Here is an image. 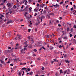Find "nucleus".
I'll use <instances>...</instances> for the list:
<instances>
[{
  "label": "nucleus",
  "mask_w": 76,
  "mask_h": 76,
  "mask_svg": "<svg viewBox=\"0 0 76 76\" xmlns=\"http://www.w3.org/2000/svg\"><path fill=\"white\" fill-rule=\"evenodd\" d=\"M45 18V17H44V15H42L41 16L40 19H44Z\"/></svg>",
  "instance_id": "9d476101"
},
{
  "label": "nucleus",
  "mask_w": 76,
  "mask_h": 76,
  "mask_svg": "<svg viewBox=\"0 0 76 76\" xmlns=\"http://www.w3.org/2000/svg\"><path fill=\"white\" fill-rule=\"evenodd\" d=\"M32 73H33V72H31L30 73H29V75H32Z\"/></svg>",
  "instance_id": "412c9836"
},
{
  "label": "nucleus",
  "mask_w": 76,
  "mask_h": 76,
  "mask_svg": "<svg viewBox=\"0 0 76 76\" xmlns=\"http://www.w3.org/2000/svg\"><path fill=\"white\" fill-rule=\"evenodd\" d=\"M41 1V0H39L38 1L39 3H40Z\"/></svg>",
  "instance_id": "5fc2aeb1"
},
{
  "label": "nucleus",
  "mask_w": 76,
  "mask_h": 76,
  "mask_svg": "<svg viewBox=\"0 0 76 76\" xmlns=\"http://www.w3.org/2000/svg\"><path fill=\"white\" fill-rule=\"evenodd\" d=\"M4 3L3 2V3H1V5H4Z\"/></svg>",
  "instance_id": "c85d7f7f"
},
{
  "label": "nucleus",
  "mask_w": 76,
  "mask_h": 76,
  "mask_svg": "<svg viewBox=\"0 0 76 76\" xmlns=\"http://www.w3.org/2000/svg\"><path fill=\"white\" fill-rule=\"evenodd\" d=\"M34 10V12H37V11L38 10V9H35Z\"/></svg>",
  "instance_id": "f8f14e48"
},
{
  "label": "nucleus",
  "mask_w": 76,
  "mask_h": 76,
  "mask_svg": "<svg viewBox=\"0 0 76 76\" xmlns=\"http://www.w3.org/2000/svg\"><path fill=\"white\" fill-rule=\"evenodd\" d=\"M12 48V47H8V49H11Z\"/></svg>",
  "instance_id": "09e8293b"
},
{
  "label": "nucleus",
  "mask_w": 76,
  "mask_h": 76,
  "mask_svg": "<svg viewBox=\"0 0 76 76\" xmlns=\"http://www.w3.org/2000/svg\"><path fill=\"white\" fill-rule=\"evenodd\" d=\"M28 9H29L30 11H31V9H32V8L30 7Z\"/></svg>",
  "instance_id": "4c0bfd02"
},
{
  "label": "nucleus",
  "mask_w": 76,
  "mask_h": 76,
  "mask_svg": "<svg viewBox=\"0 0 76 76\" xmlns=\"http://www.w3.org/2000/svg\"><path fill=\"white\" fill-rule=\"evenodd\" d=\"M27 68L25 67H24L21 70H26Z\"/></svg>",
  "instance_id": "ddd939ff"
},
{
  "label": "nucleus",
  "mask_w": 76,
  "mask_h": 76,
  "mask_svg": "<svg viewBox=\"0 0 76 76\" xmlns=\"http://www.w3.org/2000/svg\"><path fill=\"white\" fill-rule=\"evenodd\" d=\"M35 31H36L37 32V28H35Z\"/></svg>",
  "instance_id": "e2e57ef3"
},
{
  "label": "nucleus",
  "mask_w": 76,
  "mask_h": 76,
  "mask_svg": "<svg viewBox=\"0 0 76 76\" xmlns=\"http://www.w3.org/2000/svg\"><path fill=\"white\" fill-rule=\"evenodd\" d=\"M69 31V28H67V32H68Z\"/></svg>",
  "instance_id": "473e14b6"
},
{
  "label": "nucleus",
  "mask_w": 76,
  "mask_h": 76,
  "mask_svg": "<svg viewBox=\"0 0 76 76\" xmlns=\"http://www.w3.org/2000/svg\"><path fill=\"white\" fill-rule=\"evenodd\" d=\"M58 47L59 48H61V45H60L59 46H58Z\"/></svg>",
  "instance_id": "cd10ccee"
},
{
  "label": "nucleus",
  "mask_w": 76,
  "mask_h": 76,
  "mask_svg": "<svg viewBox=\"0 0 76 76\" xmlns=\"http://www.w3.org/2000/svg\"><path fill=\"white\" fill-rule=\"evenodd\" d=\"M72 41V42L73 44H75V42H76V40L75 39H73Z\"/></svg>",
  "instance_id": "6e6552de"
},
{
  "label": "nucleus",
  "mask_w": 76,
  "mask_h": 76,
  "mask_svg": "<svg viewBox=\"0 0 76 76\" xmlns=\"http://www.w3.org/2000/svg\"><path fill=\"white\" fill-rule=\"evenodd\" d=\"M73 7H72V8H71V10L72 11L73 10Z\"/></svg>",
  "instance_id": "79ce46f5"
},
{
  "label": "nucleus",
  "mask_w": 76,
  "mask_h": 76,
  "mask_svg": "<svg viewBox=\"0 0 76 76\" xmlns=\"http://www.w3.org/2000/svg\"><path fill=\"white\" fill-rule=\"evenodd\" d=\"M75 12H73V14H75V13H76V11H75V10H74L73 11V12H75Z\"/></svg>",
  "instance_id": "ea45409f"
},
{
  "label": "nucleus",
  "mask_w": 76,
  "mask_h": 76,
  "mask_svg": "<svg viewBox=\"0 0 76 76\" xmlns=\"http://www.w3.org/2000/svg\"><path fill=\"white\" fill-rule=\"evenodd\" d=\"M19 75V76H20H20H21V75H21V74L20 73V72H19L18 73Z\"/></svg>",
  "instance_id": "3c124183"
},
{
  "label": "nucleus",
  "mask_w": 76,
  "mask_h": 76,
  "mask_svg": "<svg viewBox=\"0 0 76 76\" xmlns=\"http://www.w3.org/2000/svg\"><path fill=\"white\" fill-rule=\"evenodd\" d=\"M26 19L28 20H29L30 19V17H29L26 16Z\"/></svg>",
  "instance_id": "2eb2a0df"
},
{
  "label": "nucleus",
  "mask_w": 76,
  "mask_h": 76,
  "mask_svg": "<svg viewBox=\"0 0 76 76\" xmlns=\"http://www.w3.org/2000/svg\"><path fill=\"white\" fill-rule=\"evenodd\" d=\"M13 7L14 9H16V7H16V6L15 5L13 6Z\"/></svg>",
  "instance_id": "4be33fe9"
},
{
  "label": "nucleus",
  "mask_w": 76,
  "mask_h": 76,
  "mask_svg": "<svg viewBox=\"0 0 76 76\" xmlns=\"http://www.w3.org/2000/svg\"><path fill=\"white\" fill-rule=\"evenodd\" d=\"M7 0H4L3 2L4 3H6V1Z\"/></svg>",
  "instance_id": "f704fd0d"
},
{
  "label": "nucleus",
  "mask_w": 76,
  "mask_h": 76,
  "mask_svg": "<svg viewBox=\"0 0 76 76\" xmlns=\"http://www.w3.org/2000/svg\"><path fill=\"white\" fill-rule=\"evenodd\" d=\"M33 51H34V52H36V51H37V50L36 49H34L33 50Z\"/></svg>",
  "instance_id": "a878e982"
},
{
  "label": "nucleus",
  "mask_w": 76,
  "mask_h": 76,
  "mask_svg": "<svg viewBox=\"0 0 76 76\" xmlns=\"http://www.w3.org/2000/svg\"><path fill=\"white\" fill-rule=\"evenodd\" d=\"M55 6H56V7H59V5H58V4H56V5Z\"/></svg>",
  "instance_id": "a211bd4d"
},
{
  "label": "nucleus",
  "mask_w": 76,
  "mask_h": 76,
  "mask_svg": "<svg viewBox=\"0 0 76 76\" xmlns=\"http://www.w3.org/2000/svg\"><path fill=\"white\" fill-rule=\"evenodd\" d=\"M27 38L28 39H30V38H31V36H28Z\"/></svg>",
  "instance_id": "603ef678"
},
{
  "label": "nucleus",
  "mask_w": 76,
  "mask_h": 76,
  "mask_svg": "<svg viewBox=\"0 0 76 76\" xmlns=\"http://www.w3.org/2000/svg\"><path fill=\"white\" fill-rule=\"evenodd\" d=\"M69 36H70V37H72L73 36V34H71L69 35Z\"/></svg>",
  "instance_id": "2f4dec72"
},
{
  "label": "nucleus",
  "mask_w": 76,
  "mask_h": 76,
  "mask_svg": "<svg viewBox=\"0 0 76 76\" xmlns=\"http://www.w3.org/2000/svg\"><path fill=\"white\" fill-rule=\"evenodd\" d=\"M34 45V47H37V43H35Z\"/></svg>",
  "instance_id": "b1692460"
},
{
  "label": "nucleus",
  "mask_w": 76,
  "mask_h": 76,
  "mask_svg": "<svg viewBox=\"0 0 76 76\" xmlns=\"http://www.w3.org/2000/svg\"><path fill=\"white\" fill-rule=\"evenodd\" d=\"M43 13H44V14H45V13H46V11L45 10H44Z\"/></svg>",
  "instance_id": "bb28decb"
},
{
  "label": "nucleus",
  "mask_w": 76,
  "mask_h": 76,
  "mask_svg": "<svg viewBox=\"0 0 76 76\" xmlns=\"http://www.w3.org/2000/svg\"><path fill=\"white\" fill-rule=\"evenodd\" d=\"M28 48H31L32 46H28Z\"/></svg>",
  "instance_id": "58836bf2"
},
{
  "label": "nucleus",
  "mask_w": 76,
  "mask_h": 76,
  "mask_svg": "<svg viewBox=\"0 0 76 76\" xmlns=\"http://www.w3.org/2000/svg\"><path fill=\"white\" fill-rule=\"evenodd\" d=\"M16 5L17 6V7H19V6H20V5H19V4H18V3H17L16 4Z\"/></svg>",
  "instance_id": "6ab92c4d"
},
{
  "label": "nucleus",
  "mask_w": 76,
  "mask_h": 76,
  "mask_svg": "<svg viewBox=\"0 0 76 76\" xmlns=\"http://www.w3.org/2000/svg\"><path fill=\"white\" fill-rule=\"evenodd\" d=\"M42 48H43V49H44V50H46L45 48L44 47V46L42 47Z\"/></svg>",
  "instance_id": "49530a36"
},
{
  "label": "nucleus",
  "mask_w": 76,
  "mask_h": 76,
  "mask_svg": "<svg viewBox=\"0 0 76 76\" xmlns=\"http://www.w3.org/2000/svg\"><path fill=\"white\" fill-rule=\"evenodd\" d=\"M30 23V25H32V23L31 22V21H30L29 22Z\"/></svg>",
  "instance_id": "c03bdc74"
},
{
  "label": "nucleus",
  "mask_w": 76,
  "mask_h": 76,
  "mask_svg": "<svg viewBox=\"0 0 76 76\" xmlns=\"http://www.w3.org/2000/svg\"><path fill=\"white\" fill-rule=\"evenodd\" d=\"M21 54H22V53L23 54V53H25V49H23L21 50Z\"/></svg>",
  "instance_id": "f03ea898"
},
{
  "label": "nucleus",
  "mask_w": 76,
  "mask_h": 76,
  "mask_svg": "<svg viewBox=\"0 0 76 76\" xmlns=\"http://www.w3.org/2000/svg\"><path fill=\"white\" fill-rule=\"evenodd\" d=\"M73 7H74V8H76V5H74Z\"/></svg>",
  "instance_id": "680f3d73"
},
{
  "label": "nucleus",
  "mask_w": 76,
  "mask_h": 76,
  "mask_svg": "<svg viewBox=\"0 0 76 76\" xmlns=\"http://www.w3.org/2000/svg\"><path fill=\"white\" fill-rule=\"evenodd\" d=\"M72 39H73V38H72V39H70V40H69V41H70V42H71V41H72Z\"/></svg>",
  "instance_id": "864d4df0"
},
{
  "label": "nucleus",
  "mask_w": 76,
  "mask_h": 76,
  "mask_svg": "<svg viewBox=\"0 0 76 76\" xmlns=\"http://www.w3.org/2000/svg\"><path fill=\"white\" fill-rule=\"evenodd\" d=\"M53 49H54V48L53 47H51L50 48V50H53Z\"/></svg>",
  "instance_id": "9b49d317"
},
{
  "label": "nucleus",
  "mask_w": 76,
  "mask_h": 76,
  "mask_svg": "<svg viewBox=\"0 0 76 76\" xmlns=\"http://www.w3.org/2000/svg\"><path fill=\"white\" fill-rule=\"evenodd\" d=\"M27 44V41L24 42V44H25V45H26V44Z\"/></svg>",
  "instance_id": "7c9ffc66"
},
{
  "label": "nucleus",
  "mask_w": 76,
  "mask_h": 76,
  "mask_svg": "<svg viewBox=\"0 0 76 76\" xmlns=\"http://www.w3.org/2000/svg\"><path fill=\"white\" fill-rule=\"evenodd\" d=\"M65 62H66V63H70L69 61H68V60H65Z\"/></svg>",
  "instance_id": "4468645a"
},
{
  "label": "nucleus",
  "mask_w": 76,
  "mask_h": 76,
  "mask_svg": "<svg viewBox=\"0 0 76 76\" xmlns=\"http://www.w3.org/2000/svg\"><path fill=\"white\" fill-rule=\"evenodd\" d=\"M67 57V55L66 54H65L64 56V57Z\"/></svg>",
  "instance_id": "052dcab7"
},
{
  "label": "nucleus",
  "mask_w": 76,
  "mask_h": 76,
  "mask_svg": "<svg viewBox=\"0 0 76 76\" xmlns=\"http://www.w3.org/2000/svg\"><path fill=\"white\" fill-rule=\"evenodd\" d=\"M71 50H74V48H71Z\"/></svg>",
  "instance_id": "a19ab883"
},
{
  "label": "nucleus",
  "mask_w": 76,
  "mask_h": 76,
  "mask_svg": "<svg viewBox=\"0 0 76 76\" xmlns=\"http://www.w3.org/2000/svg\"><path fill=\"white\" fill-rule=\"evenodd\" d=\"M63 2L62 1L61 2H60V4H63Z\"/></svg>",
  "instance_id": "8fccbe9b"
},
{
  "label": "nucleus",
  "mask_w": 76,
  "mask_h": 76,
  "mask_svg": "<svg viewBox=\"0 0 76 76\" xmlns=\"http://www.w3.org/2000/svg\"><path fill=\"white\" fill-rule=\"evenodd\" d=\"M12 23V21L11 20H10L7 22V25H8L9 23Z\"/></svg>",
  "instance_id": "423d86ee"
},
{
  "label": "nucleus",
  "mask_w": 76,
  "mask_h": 76,
  "mask_svg": "<svg viewBox=\"0 0 76 76\" xmlns=\"http://www.w3.org/2000/svg\"><path fill=\"white\" fill-rule=\"evenodd\" d=\"M68 39V38L67 36H65L63 38V39Z\"/></svg>",
  "instance_id": "1a4fd4ad"
},
{
  "label": "nucleus",
  "mask_w": 76,
  "mask_h": 76,
  "mask_svg": "<svg viewBox=\"0 0 76 76\" xmlns=\"http://www.w3.org/2000/svg\"><path fill=\"white\" fill-rule=\"evenodd\" d=\"M73 28H71V32H73Z\"/></svg>",
  "instance_id": "13d9d810"
},
{
  "label": "nucleus",
  "mask_w": 76,
  "mask_h": 76,
  "mask_svg": "<svg viewBox=\"0 0 76 76\" xmlns=\"http://www.w3.org/2000/svg\"><path fill=\"white\" fill-rule=\"evenodd\" d=\"M53 15V13H51L49 14V15L50 16L51 15Z\"/></svg>",
  "instance_id": "6e6d98bb"
},
{
  "label": "nucleus",
  "mask_w": 76,
  "mask_h": 76,
  "mask_svg": "<svg viewBox=\"0 0 76 76\" xmlns=\"http://www.w3.org/2000/svg\"><path fill=\"white\" fill-rule=\"evenodd\" d=\"M46 37L47 38H49V35H47L46 36Z\"/></svg>",
  "instance_id": "c756f323"
},
{
  "label": "nucleus",
  "mask_w": 76,
  "mask_h": 76,
  "mask_svg": "<svg viewBox=\"0 0 76 76\" xmlns=\"http://www.w3.org/2000/svg\"><path fill=\"white\" fill-rule=\"evenodd\" d=\"M0 61L2 64L3 63V64H4V62L2 60H0Z\"/></svg>",
  "instance_id": "dca6fc26"
},
{
  "label": "nucleus",
  "mask_w": 76,
  "mask_h": 76,
  "mask_svg": "<svg viewBox=\"0 0 76 76\" xmlns=\"http://www.w3.org/2000/svg\"><path fill=\"white\" fill-rule=\"evenodd\" d=\"M54 22L53 21V20H50L49 21V23L50 25H51L52 23H53Z\"/></svg>",
  "instance_id": "20e7f679"
},
{
  "label": "nucleus",
  "mask_w": 76,
  "mask_h": 76,
  "mask_svg": "<svg viewBox=\"0 0 76 76\" xmlns=\"http://www.w3.org/2000/svg\"><path fill=\"white\" fill-rule=\"evenodd\" d=\"M27 9H28V7H26L23 10H27Z\"/></svg>",
  "instance_id": "f3484780"
},
{
  "label": "nucleus",
  "mask_w": 76,
  "mask_h": 76,
  "mask_svg": "<svg viewBox=\"0 0 76 76\" xmlns=\"http://www.w3.org/2000/svg\"><path fill=\"white\" fill-rule=\"evenodd\" d=\"M31 31V29H28V32H29Z\"/></svg>",
  "instance_id": "4d7b16f0"
},
{
  "label": "nucleus",
  "mask_w": 76,
  "mask_h": 76,
  "mask_svg": "<svg viewBox=\"0 0 76 76\" xmlns=\"http://www.w3.org/2000/svg\"><path fill=\"white\" fill-rule=\"evenodd\" d=\"M47 9V7L46 6L45 7V9Z\"/></svg>",
  "instance_id": "338daca9"
},
{
  "label": "nucleus",
  "mask_w": 76,
  "mask_h": 76,
  "mask_svg": "<svg viewBox=\"0 0 76 76\" xmlns=\"http://www.w3.org/2000/svg\"><path fill=\"white\" fill-rule=\"evenodd\" d=\"M45 5V4H41L40 6V7H42L43 8Z\"/></svg>",
  "instance_id": "39448f33"
},
{
  "label": "nucleus",
  "mask_w": 76,
  "mask_h": 76,
  "mask_svg": "<svg viewBox=\"0 0 76 76\" xmlns=\"http://www.w3.org/2000/svg\"><path fill=\"white\" fill-rule=\"evenodd\" d=\"M54 61H55L56 62H58V60H57L56 59H54Z\"/></svg>",
  "instance_id": "aec40b11"
},
{
  "label": "nucleus",
  "mask_w": 76,
  "mask_h": 76,
  "mask_svg": "<svg viewBox=\"0 0 76 76\" xmlns=\"http://www.w3.org/2000/svg\"><path fill=\"white\" fill-rule=\"evenodd\" d=\"M42 70H44V67L42 68Z\"/></svg>",
  "instance_id": "e433bc0d"
},
{
  "label": "nucleus",
  "mask_w": 76,
  "mask_h": 76,
  "mask_svg": "<svg viewBox=\"0 0 76 76\" xmlns=\"http://www.w3.org/2000/svg\"><path fill=\"white\" fill-rule=\"evenodd\" d=\"M27 0H23V3H25V1H26Z\"/></svg>",
  "instance_id": "c9c22d12"
},
{
  "label": "nucleus",
  "mask_w": 76,
  "mask_h": 76,
  "mask_svg": "<svg viewBox=\"0 0 76 76\" xmlns=\"http://www.w3.org/2000/svg\"><path fill=\"white\" fill-rule=\"evenodd\" d=\"M28 47V44H26L25 45L24 48H26V47Z\"/></svg>",
  "instance_id": "5701e85b"
},
{
  "label": "nucleus",
  "mask_w": 76,
  "mask_h": 76,
  "mask_svg": "<svg viewBox=\"0 0 76 76\" xmlns=\"http://www.w3.org/2000/svg\"><path fill=\"white\" fill-rule=\"evenodd\" d=\"M60 73H62V70H60Z\"/></svg>",
  "instance_id": "bf43d9fd"
},
{
  "label": "nucleus",
  "mask_w": 76,
  "mask_h": 76,
  "mask_svg": "<svg viewBox=\"0 0 76 76\" xmlns=\"http://www.w3.org/2000/svg\"><path fill=\"white\" fill-rule=\"evenodd\" d=\"M37 60H39H39H41V59L39 58H37Z\"/></svg>",
  "instance_id": "a18cd8bd"
},
{
  "label": "nucleus",
  "mask_w": 76,
  "mask_h": 76,
  "mask_svg": "<svg viewBox=\"0 0 76 76\" xmlns=\"http://www.w3.org/2000/svg\"><path fill=\"white\" fill-rule=\"evenodd\" d=\"M27 70H28V71L29 72V71L31 70V69H30V68H28Z\"/></svg>",
  "instance_id": "37998d69"
},
{
  "label": "nucleus",
  "mask_w": 76,
  "mask_h": 76,
  "mask_svg": "<svg viewBox=\"0 0 76 76\" xmlns=\"http://www.w3.org/2000/svg\"><path fill=\"white\" fill-rule=\"evenodd\" d=\"M31 43H34V42L35 41V40L33 38H31Z\"/></svg>",
  "instance_id": "7ed1b4c3"
},
{
  "label": "nucleus",
  "mask_w": 76,
  "mask_h": 76,
  "mask_svg": "<svg viewBox=\"0 0 76 76\" xmlns=\"http://www.w3.org/2000/svg\"><path fill=\"white\" fill-rule=\"evenodd\" d=\"M17 35L18 37V38H19V39L20 38V36H19L18 35V34H17Z\"/></svg>",
  "instance_id": "393cba45"
},
{
  "label": "nucleus",
  "mask_w": 76,
  "mask_h": 76,
  "mask_svg": "<svg viewBox=\"0 0 76 76\" xmlns=\"http://www.w3.org/2000/svg\"><path fill=\"white\" fill-rule=\"evenodd\" d=\"M39 23H40V22H39V21L38 20V23H35L36 24V26H37V25H38V24Z\"/></svg>",
  "instance_id": "0eeeda50"
},
{
  "label": "nucleus",
  "mask_w": 76,
  "mask_h": 76,
  "mask_svg": "<svg viewBox=\"0 0 76 76\" xmlns=\"http://www.w3.org/2000/svg\"><path fill=\"white\" fill-rule=\"evenodd\" d=\"M37 15V12L35 13V15H34V16H36Z\"/></svg>",
  "instance_id": "72a5a7b5"
},
{
  "label": "nucleus",
  "mask_w": 76,
  "mask_h": 76,
  "mask_svg": "<svg viewBox=\"0 0 76 76\" xmlns=\"http://www.w3.org/2000/svg\"><path fill=\"white\" fill-rule=\"evenodd\" d=\"M7 6H8V7H12V4L10 3H8L7 4Z\"/></svg>",
  "instance_id": "f257e3e1"
},
{
  "label": "nucleus",
  "mask_w": 76,
  "mask_h": 76,
  "mask_svg": "<svg viewBox=\"0 0 76 76\" xmlns=\"http://www.w3.org/2000/svg\"><path fill=\"white\" fill-rule=\"evenodd\" d=\"M29 3H31L32 1V0H29Z\"/></svg>",
  "instance_id": "69168bd1"
},
{
  "label": "nucleus",
  "mask_w": 76,
  "mask_h": 76,
  "mask_svg": "<svg viewBox=\"0 0 76 76\" xmlns=\"http://www.w3.org/2000/svg\"><path fill=\"white\" fill-rule=\"evenodd\" d=\"M56 22V23H58L59 22V21L57 20Z\"/></svg>",
  "instance_id": "774afa93"
},
{
  "label": "nucleus",
  "mask_w": 76,
  "mask_h": 76,
  "mask_svg": "<svg viewBox=\"0 0 76 76\" xmlns=\"http://www.w3.org/2000/svg\"><path fill=\"white\" fill-rule=\"evenodd\" d=\"M66 72H67V70H66L65 71H64V73L65 74V73H66Z\"/></svg>",
  "instance_id": "de8ad7c7"
},
{
  "label": "nucleus",
  "mask_w": 76,
  "mask_h": 76,
  "mask_svg": "<svg viewBox=\"0 0 76 76\" xmlns=\"http://www.w3.org/2000/svg\"><path fill=\"white\" fill-rule=\"evenodd\" d=\"M24 6H23V5L22 6V7H21V9H23V8Z\"/></svg>",
  "instance_id": "0e129e2a"
}]
</instances>
